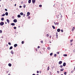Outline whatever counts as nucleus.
I'll use <instances>...</instances> for the list:
<instances>
[{"label":"nucleus","mask_w":75,"mask_h":75,"mask_svg":"<svg viewBox=\"0 0 75 75\" xmlns=\"http://www.w3.org/2000/svg\"><path fill=\"white\" fill-rule=\"evenodd\" d=\"M20 26H18V28H20Z\"/></svg>","instance_id":"nucleus-61"},{"label":"nucleus","mask_w":75,"mask_h":75,"mask_svg":"<svg viewBox=\"0 0 75 75\" xmlns=\"http://www.w3.org/2000/svg\"><path fill=\"white\" fill-rule=\"evenodd\" d=\"M63 56H64V57H67V54H64L63 55Z\"/></svg>","instance_id":"nucleus-21"},{"label":"nucleus","mask_w":75,"mask_h":75,"mask_svg":"<svg viewBox=\"0 0 75 75\" xmlns=\"http://www.w3.org/2000/svg\"><path fill=\"white\" fill-rule=\"evenodd\" d=\"M50 38H51V36H50Z\"/></svg>","instance_id":"nucleus-60"},{"label":"nucleus","mask_w":75,"mask_h":75,"mask_svg":"<svg viewBox=\"0 0 75 75\" xmlns=\"http://www.w3.org/2000/svg\"><path fill=\"white\" fill-rule=\"evenodd\" d=\"M8 44H9V45H11V43L9 42L8 43Z\"/></svg>","instance_id":"nucleus-28"},{"label":"nucleus","mask_w":75,"mask_h":75,"mask_svg":"<svg viewBox=\"0 0 75 75\" xmlns=\"http://www.w3.org/2000/svg\"><path fill=\"white\" fill-rule=\"evenodd\" d=\"M59 71H57V73L59 74Z\"/></svg>","instance_id":"nucleus-47"},{"label":"nucleus","mask_w":75,"mask_h":75,"mask_svg":"<svg viewBox=\"0 0 75 75\" xmlns=\"http://www.w3.org/2000/svg\"><path fill=\"white\" fill-rule=\"evenodd\" d=\"M11 52H13V50H12L11 51Z\"/></svg>","instance_id":"nucleus-63"},{"label":"nucleus","mask_w":75,"mask_h":75,"mask_svg":"<svg viewBox=\"0 0 75 75\" xmlns=\"http://www.w3.org/2000/svg\"><path fill=\"white\" fill-rule=\"evenodd\" d=\"M28 18H29V19H30V16L28 17Z\"/></svg>","instance_id":"nucleus-48"},{"label":"nucleus","mask_w":75,"mask_h":75,"mask_svg":"<svg viewBox=\"0 0 75 75\" xmlns=\"http://www.w3.org/2000/svg\"><path fill=\"white\" fill-rule=\"evenodd\" d=\"M11 25H15V23H11Z\"/></svg>","instance_id":"nucleus-8"},{"label":"nucleus","mask_w":75,"mask_h":75,"mask_svg":"<svg viewBox=\"0 0 75 75\" xmlns=\"http://www.w3.org/2000/svg\"><path fill=\"white\" fill-rule=\"evenodd\" d=\"M56 36L57 37H58V34H56Z\"/></svg>","instance_id":"nucleus-51"},{"label":"nucleus","mask_w":75,"mask_h":75,"mask_svg":"<svg viewBox=\"0 0 75 75\" xmlns=\"http://www.w3.org/2000/svg\"><path fill=\"white\" fill-rule=\"evenodd\" d=\"M8 14V13L7 12H6L5 13V15H6V16H7Z\"/></svg>","instance_id":"nucleus-17"},{"label":"nucleus","mask_w":75,"mask_h":75,"mask_svg":"<svg viewBox=\"0 0 75 75\" xmlns=\"http://www.w3.org/2000/svg\"><path fill=\"white\" fill-rule=\"evenodd\" d=\"M20 14L21 15V16H23V12L21 13Z\"/></svg>","instance_id":"nucleus-18"},{"label":"nucleus","mask_w":75,"mask_h":75,"mask_svg":"<svg viewBox=\"0 0 75 75\" xmlns=\"http://www.w3.org/2000/svg\"><path fill=\"white\" fill-rule=\"evenodd\" d=\"M37 74H38V73H39V71H37Z\"/></svg>","instance_id":"nucleus-46"},{"label":"nucleus","mask_w":75,"mask_h":75,"mask_svg":"<svg viewBox=\"0 0 75 75\" xmlns=\"http://www.w3.org/2000/svg\"><path fill=\"white\" fill-rule=\"evenodd\" d=\"M47 49H48V50H50V47H48Z\"/></svg>","instance_id":"nucleus-50"},{"label":"nucleus","mask_w":75,"mask_h":75,"mask_svg":"<svg viewBox=\"0 0 75 75\" xmlns=\"http://www.w3.org/2000/svg\"><path fill=\"white\" fill-rule=\"evenodd\" d=\"M13 21L14 22V23H17V19H14Z\"/></svg>","instance_id":"nucleus-3"},{"label":"nucleus","mask_w":75,"mask_h":75,"mask_svg":"<svg viewBox=\"0 0 75 75\" xmlns=\"http://www.w3.org/2000/svg\"><path fill=\"white\" fill-rule=\"evenodd\" d=\"M72 45V43H71V45Z\"/></svg>","instance_id":"nucleus-55"},{"label":"nucleus","mask_w":75,"mask_h":75,"mask_svg":"<svg viewBox=\"0 0 75 75\" xmlns=\"http://www.w3.org/2000/svg\"><path fill=\"white\" fill-rule=\"evenodd\" d=\"M0 25H4V22H1L0 23Z\"/></svg>","instance_id":"nucleus-1"},{"label":"nucleus","mask_w":75,"mask_h":75,"mask_svg":"<svg viewBox=\"0 0 75 75\" xmlns=\"http://www.w3.org/2000/svg\"><path fill=\"white\" fill-rule=\"evenodd\" d=\"M63 67V66H60V68H62Z\"/></svg>","instance_id":"nucleus-37"},{"label":"nucleus","mask_w":75,"mask_h":75,"mask_svg":"<svg viewBox=\"0 0 75 75\" xmlns=\"http://www.w3.org/2000/svg\"><path fill=\"white\" fill-rule=\"evenodd\" d=\"M6 21L8 23V24H9V23H10V21L9 20H8V19H7L6 20Z\"/></svg>","instance_id":"nucleus-6"},{"label":"nucleus","mask_w":75,"mask_h":75,"mask_svg":"<svg viewBox=\"0 0 75 75\" xmlns=\"http://www.w3.org/2000/svg\"><path fill=\"white\" fill-rule=\"evenodd\" d=\"M63 65V67H65L66 66V63L65 62L64 63Z\"/></svg>","instance_id":"nucleus-4"},{"label":"nucleus","mask_w":75,"mask_h":75,"mask_svg":"<svg viewBox=\"0 0 75 75\" xmlns=\"http://www.w3.org/2000/svg\"><path fill=\"white\" fill-rule=\"evenodd\" d=\"M19 7H20V8H21V7H22V6H19Z\"/></svg>","instance_id":"nucleus-49"},{"label":"nucleus","mask_w":75,"mask_h":75,"mask_svg":"<svg viewBox=\"0 0 75 75\" xmlns=\"http://www.w3.org/2000/svg\"><path fill=\"white\" fill-rule=\"evenodd\" d=\"M32 1L33 4H34L35 3V0H32Z\"/></svg>","instance_id":"nucleus-2"},{"label":"nucleus","mask_w":75,"mask_h":75,"mask_svg":"<svg viewBox=\"0 0 75 75\" xmlns=\"http://www.w3.org/2000/svg\"><path fill=\"white\" fill-rule=\"evenodd\" d=\"M57 54H59V52H57Z\"/></svg>","instance_id":"nucleus-34"},{"label":"nucleus","mask_w":75,"mask_h":75,"mask_svg":"<svg viewBox=\"0 0 75 75\" xmlns=\"http://www.w3.org/2000/svg\"><path fill=\"white\" fill-rule=\"evenodd\" d=\"M64 74L65 75H67V72H65L64 73Z\"/></svg>","instance_id":"nucleus-25"},{"label":"nucleus","mask_w":75,"mask_h":75,"mask_svg":"<svg viewBox=\"0 0 75 75\" xmlns=\"http://www.w3.org/2000/svg\"><path fill=\"white\" fill-rule=\"evenodd\" d=\"M1 21H3V20H4V18H1Z\"/></svg>","instance_id":"nucleus-19"},{"label":"nucleus","mask_w":75,"mask_h":75,"mask_svg":"<svg viewBox=\"0 0 75 75\" xmlns=\"http://www.w3.org/2000/svg\"><path fill=\"white\" fill-rule=\"evenodd\" d=\"M40 48V46H38V48L39 49Z\"/></svg>","instance_id":"nucleus-40"},{"label":"nucleus","mask_w":75,"mask_h":75,"mask_svg":"<svg viewBox=\"0 0 75 75\" xmlns=\"http://www.w3.org/2000/svg\"><path fill=\"white\" fill-rule=\"evenodd\" d=\"M35 50H36V51H37V49H35Z\"/></svg>","instance_id":"nucleus-57"},{"label":"nucleus","mask_w":75,"mask_h":75,"mask_svg":"<svg viewBox=\"0 0 75 75\" xmlns=\"http://www.w3.org/2000/svg\"><path fill=\"white\" fill-rule=\"evenodd\" d=\"M17 17L18 18H20V17H21V16H20V15L19 14L17 16Z\"/></svg>","instance_id":"nucleus-9"},{"label":"nucleus","mask_w":75,"mask_h":75,"mask_svg":"<svg viewBox=\"0 0 75 75\" xmlns=\"http://www.w3.org/2000/svg\"><path fill=\"white\" fill-rule=\"evenodd\" d=\"M57 18H58L59 17V15L57 16Z\"/></svg>","instance_id":"nucleus-43"},{"label":"nucleus","mask_w":75,"mask_h":75,"mask_svg":"<svg viewBox=\"0 0 75 75\" xmlns=\"http://www.w3.org/2000/svg\"><path fill=\"white\" fill-rule=\"evenodd\" d=\"M23 17H25V14H23Z\"/></svg>","instance_id":"nucleus-29"},{"label":"nucleus","mask_w":75,"mask_h":75,"mask_svg":"<svg viewBox=\"0 0 75 75\" xmlns=\"http://www.w3.org/2000/svg\"><path fill=\"white\" fill-rule=\"evenodd\" d=\"M36 75H39L38 74H37Z\"/></svg>","instance_id":"nucleus-64"},{"label":"nucleus","mask_w":75,"mask_h":75,"mask_svg":"<svg viewBox=\"0 0 75 75\" xmlns=\"http://www.w3.org/2000/svg\"><path fill=\"white\" fill-rule=\"evenodd\" d=\"M5 10L6 11H7V9H5Z\"/></svg>","instance_id":"nucleus-42"},{"label":"nucleus","mask_w":75,"mask_h":75,"mask_svg":"<svg viewBox=\"0 0 75 75\" xmlns=\"http://www.w3.org/2000/svg\"><path fill=\"white\" fill-rule=\"evenodd\" d=\"M31 0H29L28 1V3H31Z\"/></svg>","instance_id":"nucleus-13"},{"label":"nucleus","mask_w":75,"mask_h":75,"mask_svg":"<svg viewBox=\"0 0 75 75\" xmlns=\"http://www.w3.org/2000/svg\"><path fill=\"white\" fill-rule=\"evenodd\" d=\"M72 41H73V40H70V42H72Z\"/></svg>","instance_id":"nucleus-35"},{"label":"nucleus","mask_w":75,"mask_h":75,"mask_svg":"<svg viewBox=\"0 0 75 75\" xmlns=\"http://www.w3.org/2000/svg\"><path fill=\"white\" fill-rule=\"evenodd\" d=\"M8 75H10V74H9Z\"/></svg>","instance_id":"nucleus-58"},{"label":"nucleus","mask_w":75,"mask_h":75,"mask_svg":"<svg viewBox=\"0 0 75 75\" xmlns=\"http://www.w3.org/2000/svg\"><path fill=\"white\" fill-rule=\"evenodd\" d=\"M54 57H57V54H55L54 55Z\"/></svg>","instance_id":"nucleus-32"},{"label":"nucleus","mask_w":75,"mask_h":75,"mask_svg":"<svg viewBox=\"0 0 75 75\" xmlns=\"http://www.w3.org/2000/svg\"><path fill=\"white\" fill-rule=\"evenodd\" d=\"M47 71H49V69H50V67H47Z\"/></svg>","instance_id":"nucleus-24"},{"label":"nucleus","mask_w":75,"mask_h":75,"mask_svg":"<svg viewBox=\"0 0 75 75\" xmlns=\"http://www.w3.org/2000/svg\"><path fill=\"white\" fill-rule=\"evenodd\" d=\"M13 49V46H11L9 48V50H12Z\"/></svg>","instance_id":"nucleus-12"},{"label":"nucleus","mask_w":75,"mask_h":75,"mask_svg":"<svg viewBox=\"0 0 75 75\" xmlns=\"http://www.w3.org/2000/svg\"><path fill=\"white\" fill-rule=\"evenodd\" d=\"M41 43H43V41L42 40L40 41Z\"/></svg>","instance_id":"nucleus-36"},{"label":"nucleus","mask_w":75,"mask_h":75,"mask_svg":"<svg viewBox=\"0 0 75 75\" xmlns=\"http://www.w3.org/2000/svg\"><path fill=\"white\" fill-rule=\"evenodd\" d=\"M14 47H17V44H15L14 45Z\"/></svg>","instance_id":"nucleus-10"},{"label":"nucleus","mask_w":75,"mask_h":75,"mask_svg":"<svg viewBox=\"0 0 75 75\" xmlns=\"http://www.w3.org/2000/svg\"><path fill=\"white\" fill-rule=\"evenodd\" d=\"M32 75H35V74H33Z\"/></svg>","instance_id":"nucleus-56"},{"label":"nucleus","mask_w":75,"mask_h":75,"mask_svg":"<svg viewBox=\"0 0 75 75\" xmlns=\"http://www.w3.org/2000/svg\"><path fill=\"white\" fill-rule=\"evenodd\" d=\"M57 31L58 32H60V29H57Z\"/></svg>","instance_id":"nucleus-11"},{"label":"nucleus","mask_w":75,"mask_h":75,"mask_svg":"<svg viewBox=\"0 0 75 75\" xmlns=\"http://www.w3.org/2000/svg\"><path fill=\"white\" fill-rule=\"evenodd\" d=\"M4 16H5V14L4 13L3 15H1V16H2V17H4Z\"/></svg>","instance_id":"nucleus-23"},{"label":"nucleus","mask_w":75,"mask_h":75,"mask_svg":"<svg viewBox=\"0 0 75 75\" xmlns=\"http://www.w3.org/2000/svg\"><path fill=\"white\" fill-rule=\"evenodd\" d=\"M30 14V13L29 12H28L27 13V16H28Z\"/></svg>","instance_id":"nucleus-5"},{"label":"nucleus","mask_w":75,"mask_h":75,"mask_svg":"<svg viewBox=\"0 0 75 75\" xmlns=\"http://www.w3.org/2000/svg\"><path fill=\"white\" fill-rule=\"evenodd\" d=\"M16 27H14V29H16Z\"/></svg>","instance_id":"nucleus-44"},{"label":"nucleus","mask_w":75,"mask_h":75,"mask_svg":"<svg viewBox=\"0 0 75 75\" xmlns=\"http://www.w3.org/2000/svg\"><path fill=\"white\" fill-rule=\"evenodd\" d=\"M12 18H13V19H14V16H12Z\"/></svg>","instance_id":"nucleus-31"},{"label":"nucleus","mask_w":75,"mask_h":75,"mask_svg":"<svg viewBox=\"0 0 75 75\" xmlns=\"http://www.w3.org/2000/svg\"><path fill=\"white\" fill-rule=\"evenodd\" d=\"M61 31L62 33V32H63V30H62V29L61 30Z\"/></svg>","instance_id":"nucleus-45"},{"label":"nucleus","mask_w":75,"mask_h":75,"mask_svg":"<svg viewBox=\"0 0 75 75\" xmlns=\"http://www.w3.org/2000/svg\"><path fill=\"white\" fill-rule=\"evenodd\" d=\"M15 6L16 7V4H15Z\"/></svg>","instance_id":"nucleus-54"},{"label":"nucleus","mask_w":75,"mask_h":75,"mask_svg":"<svg viewBox=\"0 0 75 75\" xmlns=\"http://www.w3.org/2000/svg\"><path fill=\"white\" fill-rule=\"evenodd\" d=\"M64 69H60V71H64Z\"/></svg>","instance_id":"nucleus-20"},{"label":"nucleus","mask_w":75,"mask_h":75,"mask_svg":"<svg viewBox=\"0 0 75 75\" xmlns=\"http://www.w3.org/2000/svg\"><path fill=\"white\" fill-rule=\"evenodd\" d=\"M62 63V61H60L59 62V64H61Z\"/></svg>","instance_id":"nucleus-7"},{"label":"nucleus","mask_w":75,"mask_h":75,"mask_svg":"<svg viewBox=\"0 0 75 75\" xmlns=\"http://www.w3.org/2000/svg\"><path fill=\"white\" fill-rule=\"evenodd\" d=\"M5 24H7V22H5Z\"/></svg>","instance_id":"nucleus-52"},{"label":"nucleus","mask_w":75,"mask_h":75,"mask_svg":"<svg viewBox=\"0 0 75 75\" xmlns=\"http://www.w3.org/2000/svg\"><path fill=\"white\" fill-rule=\"evenodd\" d=\"M0 33H2V30H0Z\"/></svg>","instance_id":"nucleus-39"},{"label":"nucleus","mask_w":75,"mask_h":75,"mask_svg":"<svg viewBox=\"0 0 75 75\" xmlns=\"http://www.w3.org/2000/svg\"><path fill=\"white\" fill-rule=\"evenodd\" d=\"M52 27L53 28V29H55V26H54V25L52 26Z\"/></svg>","instance_id":"nucleus-22"},{"label":"nucleus","mask_w":75,"mask_h":75,"mask_svg":"<svg viewBox=\"0 0 75 75\" xmlns=\"http://www.w3.org/2000/svg\"><path fill=\"white\" fill-rule=\"evenodd\" d=\"M8 66L9 67H11V64L10 63H9L8 64Z\"/></svg>","instance_id":"nucleus-14"},{"label":"nucleus","mask_w":75,"mask_h":75,"mask_svg":"<svg viewBox=\"0 0 75 75\" xmlns=\"http://www.w3.org/2000/svg\"><path fill=\"white\" fill-rule=\"evenodd\" d=\"M54 24H55L56 23L55 22H54Z\"/></svg>","instance_id":"nucleus-62"},{"label":"nucleus","mask_w":75,"mask_h":75,"mask_svg":"<svg viewBox=\"0 0 75 75\" xmlns=\"http://www.w3.org/2000/svg\"><path fill=\"white\" fill-rule=\"evenodd\" d=\"M22 44H24V41H23L22 42Z\"/></svg>","instance_id":"nucleus-41"},{"label":"nucleus","mask_w":75,"mask_h":75,"mask_svg":"<svg viewBox=\"0 0 75 75\" xmlns=\"http://www.w3.org/2000/svg\"><path fill=\"white\" fill-rule=\"evenodd\" d=\"M46 36H47V37H49V34H47L46 35Z\"/></svg>","instance_id":"nucleus-30"},{"label":"nucleus","mask_w":75,"mask_h":75,"mask_svg":"<svg viewBox=\"0 0 75 75\" xmlns=\"http://www.w3.org/2000/svg\"><path fill=\"white\" fill-rule=\"evenodd\" d=\"M11 53L12 54H14V52H11Z\"/></svg>","instance_id":"nucleus-38"},{"label":"nucleus","mask_w":75,"mask_h":75,"mask_svg":"<svg viewBox=\"0 0 75 75\" xmlns=\"http://www.w3.org/2000/svg\"><path fill=\"white\" fill-rule=\"evenodd\" d=\"M74 69H75V66L74 67Z\"/></svg>","instance_id":"nucleus-59"},{"label":"nucleus","mask_w":75,"mask_h":75,"mask_svg":"<svg viewBox=\"0 0 75 75\" xmlns=\"http://www.w3.org/2000/svg\"><path fill=\"white\" fill-rule=\"evenodd\" d=\"M56 34H58V32H57L56 33Z\"/></svg>","instance_id":"nucleus-53"},{"label":"nucleus","mask_w":75,"mask_h":75,"mask_svg":"<svg viewBox=\"0 0 75 75\" xmlns=\"http://www.w3.org/2000/svg\"><path fill=\"white\" fill-rule=\"evenodd\" d=\"M39 7H42V5H39Z\"/></svg>","instance_id":"nucleus-33"},{"label":"nucleus","mask_w":75,"mask_h":75,"mask_svg":"<svg viewBox=\"0 0 75 75\" xmlns=\"http://www.w3.org/2000/svg\"><path fill=\"white\" fill-rule=\"evenodd\" d=\"M59 24V23L58 22H56L55 24V25H58Z\"/></svg>","instance_id":"nucleus-16"},{"label":"nucleus","mask_w":75,"mask_h":75,"mask_svg":"<svg viewBox=\"0 0 75 75\" xmlns=\"http://www.w3.org/2000/svg\"><path fill=\"white\" fill-rule=\"evenodd\" d=\"M50 56H52V53H51L50 54Z\"/></svg>","instance_id":"nucleus-27"},{"label":"nucleus","mask_w":75,"mask_h":75,"mask_svg":"<svg viewBox=\"0 0 75 75\" xmlns=\"http://www.w3.org/2000/svg\"><path fill=\"white\" fill-rule=\"evenodd\" d=\"M26 5H23V8H25Z\"/></svg>","instance_id":"nucleus-26"},{"label":"nucleus","mask_w":75,"mask_h":75,"mask_svg":"<svg viewBox=\"0 0 75 75\" xmlns=\"http://www.w3.org/2000/svg\"><path fill=\"white\" fill-rule=\"evenodd\" d=\"M74 30H75V28H74V27H73V28L72 29V31H73Z\"/></svg>","instance_id":"nucleus-15"}]
</instances>
